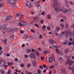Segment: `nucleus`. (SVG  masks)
I'll return each mask as SVG.
<instances>
[{
	"instance_id": "10",
	"label": "nucleus",
	"mask_w": 74,
	"mask_h": 74,
	"mask_svg": "<svg viewBox=\"0 0 74 74\" xmlns=\"http://www.w3.org/2000/svg\"><path fill=\"white\" fill-rule=\"evenodd\" d=\"M25 5H26L27 7L31 8V7L33 6V5H32V3L30 2H27L25 4Z\"/></svg>"
},
{
	"instance_id": "46",
	"label": "nucleus",
	"mask_w": 74,
	"mask_h": 74,
	"mask_svg": "<svg viewBox=\"0 0 74 74\" xmlns=\"http://www.w3.org/2000/svg\"><path fill=\"white\" fill-rule=\"evenodd\" d=\"M25 67V64H21V67H22V68H23Z\"/></svg>"
},
{
	"instance_id": "54",
	"label": "nucleus",
	"mask_w": 74,
	"mask_h": 74,
	"mask_svg": "<svg viewBox=\"0 0 74 74\" xmlns=\"http://www.w3.org/2000/svg\"><path fill=\"white\" fill-rule=\"evenodd\" d=\"M54 65H55V66H57L58 67H59V65L58 63H55Z\"/></svg>"
},
{
	"instance_id": "30",
	"label": "nucleus",
	"mask_w": 74,
	"mask_h": 74,
	"mask_svg": "<svg viewBox=\"0 0 74 74\" xmlns=\"http://www.w3.org/2000/svg\"><path fill=\"white\" fill-rule=\"evenodd\" d=\"M2 42H4V44L5 45H7V39H6L4 40H1Z\"/></svg>"
},
{
	"instance_id": "15",
	"label": "nucleus",
	"mask_w": 74,
	"mask_h": 74,
	"mask_svg": "<svg viewBox=\"0 0 74 74\" xmlns=\"http://www.w3.org/2000/svg\"><path fill=\"white\" fill-rule=\"evenodd\" d=\"M12 18V16H10L8 17H7L5 19V21H8V20H10V19H11V18Z\"/></svg>"
},
{
	"instance_id": "41",
	"label": "nucleus",
	"mask_w": 74,
	"mask_h": 74,
	"mask_svg": "<svg viewBox=\"0 0 74 74\" xmlns=\"http://www.w3.org/2000/svg\"><path fill=\"white\" fill-rule=\"evenodd\" d=\"M45 11H43L41 13V15L43 16H44L45 15Z\"/></svg>"
},
{
	"instance_id": "51",
	"label": "nucleus",
	"mask_w": 74,
	"mask_h": 74,
	"mask_svg": "<svg viewBox=\"0 0 74 74\" xmlns=\"http://www.w3.org/2000/svg\"><path fill=\"white\" fill-rule=\"evenodd\" d=\"M48 69V68L47 67L46 68H45V70H43V73H45L46 72V71L47 70V69Z\"/></svg>"
},
{
	"instance_id": "43",
	"label": "nucleus",
	"mask_w": 74,
	"mask_h": 74,
	"mask_svg": "<svg viewBox=\"0 0 74 74\" xmlns=\"http://www.w3.org/2000/svg\"><path fill=\"white\" fill-rule=\"evenodd\" d=\"M3 5H4V3H0V8H2V7L3 6Z\"/></svg>"
},
{
	"instance_id": "62",
	"label": "nucleus",
	"mask_w": 74,
	"mask_h": 74,
	"mask_svg": "<svg viewBox=\"0 0 74 74\" xmlns=\"http://www.w3.org/2000/svg\"><path fill=\"white\" fill-rule=\"evenodd\" d=\"M39 68L40 69H43V66H42V65L40 66Z\"/></svg>"
},
{
	"instance_id": "19",
	"label": "nucleus",
	"mask_w": 74,
	"mask_h": 74,
	"mask_svg": "<svg viewBox=\"0 0 74 74\" xmlns=\"http://www.w3.org/2000/svg\"><path fill=\"white\" fill-rule=\"evenodd\" d=\"M25 39L26 41H30V40H33V38L32 37H27V38H25Z\"/></svg>"
},
{
	"instance_id": "4",
	"label": "nucleus",
	"mask_w": 74,
	"mask_h": 74,
	"mask_svg": "<svg viewBox=\"0 0 74 74\" xmlns=\"http://www.w3.org/2000/svg\"><path fill=\"white\" fill-rule=\"evenodd\" d=\"M10 29V28L7 27L6 25H0V30H8V29Z\"/></svg>"
},
{
	"instance_id": "34",
	"label": "nucleus",
	"mask_w": 74,
	"mask_h": 74,
	"mask_svg": "<svg viewBox=\"0 0 74 74\" xmlns=\"http://www.w3.org/2000/svg\"><path fill=\"white\" fill-rule=\"evenodd\" d=\"M27 53H29L30 52H31L32 50L30 49H28L27 50Z\"/></svg>"
},
{
	"instance_id": "31",
	"label": "nucleus",
	"mask_w": 74,
	"mask_h": 74,
	"mask_svg": "<svg viewBox=\"0 0 74 74\" xmlns=\"http://www.w3.org/2000/svg\"><path fill=\"white\" fill-rule=\"evenodd\" d=\"M62 18L64 21H67V18L66 16H62Z\"/></svg>"
},
{
	"instance_id": "63",
	"label": "nucleus",
	"mask_w": 74,
	"mask_h": 74,
	"mask_svg": "<svg viewBox=\"0 0 74 74\" xmlns=\"http://www.w3.org/2000/svg\"><path fill=\"white\" fill-rule=\"evenodd\" d=\"M72 44V42H70L69 43V45H71Z\"/></svg>"
},
{
	"instance_id": "49",
	"label": "nucleus",
	"mask_w": 74,
	"mask_h": 74,
	"mask_svg": "<svg viewBox=\"0 0 74 74\" xmlns=\"http://www.w3.org/2000/svg\"><path fill=\"white\" fill-rule=\"evenodd\" d=\"M42 37H43V36H42V35L40 34L39 35V38H40V39H41L42 38Z\"/></svg>"
},
{
	"instance_id": "24",
	"label": "nucleus",
	"mask_w": 74,
	"mask_h": 74,
	"mask_svg": "<svg viewBox=\"0 0 74 74\" xmlns=\"http://www.w3.org/2000/svg\"><path fill=\"white\" fill-rule=\"evenodd\" d=\"M39 22V21L38 20L33 21L30 22V23L31 25H32V24H34V22Z\"/></svg>"
},
{
	"instance_id": "22",
	"label": "nucleus",
	"mask_w": 74,
	"mask_h": 74,
	"mask_svg": "<svg viewBox=\"0 0 74 74\" xmlns=\"http://www.w3.org/2000/svg\"><path fill=\"white\" fill-rule=\"evenodd\" d=\"M68 69L69 70H72V72H73V70L74 69V66H73L72 67L71 66H69L68 68Z\"/></svg>"
},
{
	"instance_id": "59",
	"label": "nucleus",
	"mask_w": 74,
	"mask_h": 74,
	"mask_svg": "<svg viewBox=\"0 0 74 74\" xmlns=\"http://www.w3.org/2000/svg\"><path fill=\"white\" fill-rule=\"evenodd\" d=\"M10 56V54H9V53H8L6 54V56L7 57H9Z\"/></svg>"
},
{
	"instance_id": "7",
	"label": "nucleus",
	"mask_w": 74,
	"mask_h": 74,
	"mask_svg": "<svg viewBox=\"0 0 74 74\" xmlns=\"http://www.w3.org/2000/svg\"><path fill=\"white\" fill-rule=\"evenodd\" d=\"M26 22L23 21H21L18 24L19 26H26L27 25Z\"/></svg>"
},
{
	"instance_id": "64",
	"label": "nucleus",
	"mask_w": 74,
	"mask_h": 74,
	"mask_svg": "<svg viewBox=\"0 0 74 74\" xmlns=\"http://www.w3.org/2000/svg\"><path fill=\"white\" fill-rule=\"evenodd\" d=\"M26 74H32L31 72H29V73H28V72L26 71Z\"/></svg>"
},
{
	"instance_id": "57",
	"label": "nucleus",
	"mask_w": 74,
	"mask_h": 74,
	"mask_svg": "<svg viewBox=\"0 0 74 74\" xmlns=\"http://www.w3.org/2000/svg\"><path fill=\"white\" fill-rule=\"evenodd\" d=\"M37 7L39 10H40L41 8V7L40 5L38 6Z\"/></svg>"
},
{
	"instance_id": "40",
	"label": "nucleus",
	"mask_w": 74,
	"mask_h": 74,
	"mask_svg": "<svg viewBox=\"0 0 74 74\" xmlns=\"http://www.w3.org/2000/svg\"><path fill=\"white\" fill-rule=\"evenodd\" d=\"M8 64L9 66H11L13 64V63L12 62H8Z\"/></svg>"
},
{
	"instance_id": "21",
	"label": "nucleus",
	"mask_w": 74,
	"mask_h": 74,
	"mask_svg": "<svg viewBox=\"0 0 74 74\" xmlns=\"http://www.w3.org/2000/svg\"><path fill=\"white\" fill-rule=\"evenodd\" d=\"M19 16H20V18L21 19H22L24 16V14H23L22 13H21L19 14Z\"/></svg>"
},
{
	"instance_id": "38",
	"label": "nucleus",
	"mask_w": 74,
	"mask_h": 74,
	"mask_svg": "<svg viewBox=\"0 0 74 74\" xmlns=\"http://www.w3.org/2000/svg\"><path fill=\"white\" fill-rule=\"evenodd\" d=\"M35 5H36V7H37L40 5V4H39V3H38V2H36Z\"/></svg>"
},
{
	"instance_id": "33",
	"label": "nucleus",
	"mask_w": 74,
	"mask_h": 74,
	"mask_svg": "<svg viewBox=\"0 0 74 74\" xmlns=\"http://www.w3.org/2000/svg\"><path fill=\"white\" fill-rule=\"evenodd\" d=\"M47 18L49 19H51V15L50 14H48L47 15Z\"/></svg>"
},
{
	"instance_id": "25",
	"label": "nucleus",
	"mask_w": 74,
	"mask_h": 74,
	"mask_svg": "<svg viewBox=\"0 0 74 74\" xmlns=\"http://www.w3.org/2000/svg\"><path fill=\"white\" fill-rule=\"evenodd\" d=\"M62 71L63 72L64 74H67V73L66 71V69L63 68L62 69Z\"/></svg>"
},
{
	"instance_id": "37",
	"label": "nucleus",
	"mask_w": 74,
	"mask_h": 74,
	"mask_svg": "<svg viewBox=\"0 0 74 74\" xmlns=\"http://www.w3.org/2000/svg\"><path fill=\"white\" fill-rule=\"evenodd\" d=\"M14 38V37L12 36H10V37L9 38L10 40H12Z\"/></svg>"
},
{
	"instance_id": "14",
	"label": "nucleus",
	"mask_w": 74,
	"mask_h": 74,
	"mask_svg": "<svg viewBox=\"0 0 74 74\" xmlns=\"http://www.w3.org/2000/svg\"><path fill=\"white\" fill-rule=\"evenodd\" d=\"M60 28L59 26H57L56 28L55 29V33H58L59 31Z\"/></svg>"
},
{
	"instance_id": "36",
	"label": "nucleus",
	"mask_w": 74,
	"mask_h": 74,
	"mask_svg": "<svg viewBox=\"0 0 74 74\" xmlns=\"http://www.w3.org/2000/svg\"><path fill=\"white\" fill-rule=\"evenodd\" d=\"M66 59L67 60V61L68 60H70V56H67L66 57Z\"/></svg>"
},
{
	"instance_id": "44",
	"label": "nucleus",
	"mask_w": 74,
	"mask_h": 74,
	"mask_svg": "<svg viewBox=\"0 0 74 74\" xmlns=\"http://www.w3.org/2000/svg\"><path fill=\"white\" fill-rule=\"evenodd\" d=\"M30 30L31 32L32 33H35V30L33 29H31Z\"/></svg>"
},
{
	"instance_id": "32",
	"label": "nucleus",
	"mask_w": 74,
	"mask_h": 74,
	"mask_svg": "<svg viewBox=\"0 0 74 74\" xmlns=\"http://www.w3.org/2000/svg\"><path fill=\"white\" fill-rule=\"evenodd\" d=\"M69 50L68 49H67L64 50V52L65 53H69Z\"/></svg>"
},
{
	"instance_id": "23",
	"label": "nucleus",
	"mask_w": 74,
	"mask_h": 74,
	"mask_svg": "<svg viewBox=\"0 0 74 74\" xmlns=\"http://www.w3.org/2000/svg\"><path fill=\"white\" fill-rule=\"evenodd\" d=\"M18 28L13 29L10 30V32H16V31H18Z\"/></svg>"
},
{
	"instance_id": "2",
	"label": "nucleus",
	"mask_w": 74,
	"mask_h": 74,
	"mask_svg": "<svg viewBox=\"0 0 74 74\" xmlns=\"http://www.w3.org/2000/svg\"><path fill=\"white\" fill-rule=\"evenodd\" d=\"M7 2L10 4H12L13 7H16V0H7Z\"/></svg>"
},
{
	"instance_id": "9",
	"label": "nucleus",
	"mask_w": 74,
	"mask_h": 74,
	"mask_svg": "<svg viewBox=\"0 0 74 74\" xmlns=\"http://www.w3.org/2000/svg\"><path fill=\"white\" fill-rule=\"evenodd\" d=\"M68 32L69 33V36L71 37H74V29L73 30V31L72 32L71 31V30L70 29L68 30Z\"/></svg>"
},
{
	"instance_id": "55",
	"label": "nucleus",
	"mask_w": 74,
	"mask_h": 74,
	"mask_svg": "<svg viewBox=\"0 0 74 74\" xmlns=\"http://www.w3.org/2000/svg\"><path fill=\"white\" fill-rule=\"evenodd\" d=\"M11 71H10V70H9L7 73V74H11Z\"/></svg>"
},
{
	"instance_id": "35",
	"label": "nucleus",
	"mask_w": 74,
	"mask_h": 74,
	"mask_svg": "<svg viewBox=\"0 0 74 74\" xmlns=\"http://www.w3.org/2000/svg\"><path fill=\"white\" fill-rule=\"evenodd\" d=\"M36 54L37 55V56L38 57H39L40 56V53L38 51H36Z\"/></svg>"
},
{
	"instance_id": "47",
	"label": "nucleus",
	"mask_w": 74,
	"mask_h": 74,
	"mask_svg": "<svg viewBox=\"0 0 74 74\" xmlns=\"http://www.w3.org/2000/svg\"><path fill=\"white\" fill-rule=\"evenodd\" d=\"M24 56L25 58H28V57H29V55L27 54H24Z\"/></svg>"
},
{
	"instance_id": "12",
	"label": "nucleus",
	"mask_w": 74,
	"mask_h": 74,
	"mask_svg": "<svg viewBox=\"0 0 74 74\" xmlns=\"http://www.w3.org/2000/svg\"><path fill=\"white\" fill-rule=\"evenodd\" d=\"M49 43H50V44H54L55 42V41L54 40L52 39H50L49 40Z\"/></svg>"
},
{
	"instance_id": "13",
	"label": "nucleus",
	"mask_w": 74,
	"mask_h": 74,
	"mask_svg": "<svg viewBox=\"0 0 74 74\" xmlns=\"http://www.w3.org/2000/svg\"><path fill=\"white\" fill-rule=\"evenodd\" d=\"M40 14H38L34 17L33 19L34 20H36V19H38L40 18Z\"/></svg>"
},
{
	"instance_id": "20",
	"label": "nucleus",
	"mask_w": 74,
	"mask_h": 74,
	"mask_svg": "<svg viewBox=\"0 0 74 74\" xmlns=\"http://www.w3.org/2000/svg\"><path fill=\"white\" fill-rule=\"evenodd\" d=\"M43 53H44V54L47 55V54H48V53H49V51H43Z\"/></svg>"
},
{
	"instance_id": "8",
	"label": "nucleus",
	"mask_w": 74,
	"mask_h": 74,
	"mask_svg": "<svg viewBox=\"0 0 74 74\" xmlns=\"http://www.w3.org/2000/svg\"><path fill=\"white\" fill-rule=\"evenodd\" d=\"M66 63H67L70 66H71L72 64H73L74 63V61L71 60H68L66 62Z\"/></svg>"
},
{
	"instance_id": "45",
	"label": "nucleus",
	"mask_w": 74,
	"mask_h": 74,
	"mask_svg": "<svg viewBox=\"0 0 74 74\" xmlns=\"http://www.w3.org/2000/svg\"><path fill=\"white\" fill-rule=\"evenodd\" d=\"M34 26L37 27H40V26H39L37 24H35L34 25Z\"/></svg>"
},
{
	"instance_id": "58",
	"label": "nucleus",
	"mask_w": 74,
	"mask_h": 74,
	"mask_svg": "<svg viewBox=\"0 0 74 74\" xmlns=\"http://www.w3.org/2000/svg\"><path fill=\"white\" fill-rule=\"evenodd\" d=\"M31 66V64H27V66L28 67H29H29H30Z\"/></svg>"
},
{
	"instance_id": "18",
	"label": "nucleus",
	"mask_w": 74,
	"mask_h": 74,
	"mask_svg": "<svg viewBox=\"0 0 74 74\" xmlns=\"http://www.w3.org/2000/svg\"><path fill=\"white\" fill-rule=\"evenodd\" d=\"M32 64L34 67H36L37 66V62L36 60H33L32 62Z\"/></svg>"
},
{
	"instance_id": "29",
	"label": "nucleus",
	"mask_w": 74,
	"mask_h": 74,
	"mask_svg": "<svg viewBox=\"0 0 74 74\" xmlns=\"http://www.w3.org/2000/svg\"><path fill=\"white\" fill-rule=\"evenodd\" d=\"M42 30L43 31H45L46 30V26L45 25H43L42 26Z\"/></svg>"
},
{
	"instance_id": "48",
	"label": "nucleus",
	"mask_w": 74,
	"mask_h": 74,
	"mask_svg": "<svg viewBox=\"0 0 74 74\" xmlns=\"http://www.w3.org/2000/svg\"><path fill=\"white\" fill-rule=\"evenodd\" d=\"M50 69H55V66L54 65H51L50 66Z\"/></svg>"
},
{
	"instance_id": "60",
	"label": "nucleus",
	"mask_w": 74,
	"mask_h": 74,
	"mask_svg": "<svg viewBox=\"0 0 74 74\" xmlns=\"http://www.w3.org/2000/svg\"><path fill=\"white\" fill-rule=\"evenodd\" d=\"M35 14V13L33 11H31V14L32 15H34Z\"/></svg>"
},
{
	"instance_id": "17",
	"label": "nucleus",
	"mask_w": 74,
	"mask_h": 74,
	"mask_svg": "<svg viewBox=\"0 0 74 74\" xmlns=\"http://www.w3.org/2000/svg\"><path fill=\"white\" fill-rule=\"evenodd\" d=\"M65 5L67 7H69V2L67 0H65Z\"/></svg>"
},
{
	"instance_id": "16",
	"label": "nucleus",
	"mask_w": 74,
	"mask_h": 74,
	"mask_svg": "<svg viewBox=\"0 0 74 74\" xmlns=\"http://www.w3.org/2000/svg\"><path fill=\"white\" fill-rule=\"evenodd\" d=\"M0 63L1 65H3V64H5V61H4V60L3 59H1L0 60Z\"/></svg>"
},
{
	"instance_id": "28",
	"label": "nucleus",
	"mask_w": 74,
	"mask_h": 74,
	"mask_svg": "<svg viewBox=\"0 0 74 74\" xmlns=\"http://www.w3.org/2000/svg\"><path fill=\"white\" fill-rule=\"evenodd\" d=\"M55 34L56 36L57 37V38H59L60 37V36H61L60 34H58V33L55 32Z\"/></svg>"
},
{
	"instance_id": "53",
	"label": "nucleus",
	"mask_w": 74,
	"mask_h": 74,
	"mask_svg": "<svg viewBox=\"0 0 74 74\" xmlns=\"http://www.w3.org/2000/svg\"><path fill=\"white\" fill-rule=\"evenodd\" d=\"M60 25L62 27V28H63V27H64V25H63V23H61L60 24Z\"/></svg>"
},
{
	"instance_id": "11",
	"label": "nucleus",
	"mask_w": 74,
	"mask_h": 74,
	"mask_svg": "<svg viewBox=\"0 0 74 74\" xmlns=\"http://www.w3.org/2000/svg\"><path fill=\"white\" fill-rule=\"evenodd\" d=\"M29 58L31 59H36V55L35 54H33V53H30L29 55Z\"/></svg>"
},
{
	"instance_id": "26",
	"label": "nucleus",
	"mask_w": 74,
	"mask_h": 74,
	"mask_svg": "<svg viewBox=\"0 0 74 74\" xmlns=\"http://www.w3.org/2000/svg\"><path fill=\"white\" fill-rule=\"evenodd\" d=\"M53 44V45H52V47L53 48H56V47H57V43L56 42H55Z\"/></svg>"
},
{
	"instance_id": "56",
	"label": "nucleus",
	"mask_w": 74,
	"mask_h": 74,
	"mask_svg": "<svg viewBox=\"0 0 74 74\" xmlns=\"http://www.w3.org/2000/svg\"><path fill=\"white\" fill-rule=\"evenodd\" d=\"M40 22L41 23V24H42L43 23H44V20H41L40 21Z\"/></svg>"
},
{
	"instance_id": "27",
	"label": "nucleus",
	"mask_w": 74,
	"mask_h": 74,
	"mask_svg": "<svg viewBox=\"0 0 74 74\" xmlns=\"http://www.w3.org/2000/svg\"><path fill=\"white\" fill-rule=\"evenodd\" d=\"M58 59L60 62H64V60L61 57H58Z\"/></svg>"
},
{
	"instance_id": "50",
	"label": "nucleus",
	"mask_w": 74,
	"mask_h": 74,
	"mask_svg": "<svg viewBox=\"0 0 74 74\" xmlns=\"http://www.w3.org/2000/svg\"><path fill=\"white\" fill-rule=\"evenodd\" d=\"M69 3H70V4H71V5H74V3L72 2H71V1H70L69 2Z\"/></svg>"
},
{
	"instance_id": "39",
	"label": "nucleus",
	"mask_w": 74,
	"mask_h": 74,
	"mask_svg": "<svg viewBox=\"0 0 74 74\" xmlns=\"http://www.w3.org/2000/svg\"><path fill=\"white\" fill-rule=\"evenodd\" d=\"M0 71L2 74H5V73L4 72V71L2 69H1L0 70Z\"/></svg>"
},
{
	"instance_id": "42",
	"label": "nucleus",
	"mask_w": 74,
	"mask_h": 74,
	"mask_svg": "<svg viewBox=\"0 0 74 74\" xmlns=\"http://www.w3.org/2000/svg\"><path fill=\"white\" fill-rule=\"evenodd\" d=\"M2 66H3L5 69H7V67H8V65L7 64H3Z\"/></svg>"
},
{
	"instance_id": "52",
	"label": "nucleus",
	"mask_w": 74,
	"mask_h": 74,
	"mask_svg": "<svg viewBox=\"0 0 74 74\" xmlns=\"http://www.w3.org/2000/svg\"><path fill=\"white\" fill-rule=\"evenodd\" d=\"M14 61L16 62H17L18 61V59L17 58H14Z\"/></svg>"
},
{
	"instance_id": "61",
	"label": "nucleus",
	"mask_w": 74,
	"mask_h": 74,
	"mask_svg": "<svg viewBox=\"0 0 74 74\" xmlns=\"http://www.w3.org/2000/svg\"><path fill=\"white\" fill-rule=\"evenodd\" d=\"M43 67L44 68H47V67H47V66H46L45 64H43Z\"/></svg>"
},
{
	"instance_id": "6",
	"label": "nucleus",
	"mask_w": 74,
	"mask_h": 74,
	"mask_svg": "<svg viewBox=\"0 0 74 74\" xmlns=\"http://www.w3.org/2000/svg\"><path fill=\"white\" fill-rule=\"evenodd\" d=\"M69 30L66 32H62L61 33V36H69Z\"/></svg>"
},
{
	"instance_id": "5",
	"label": "nucleus",
	"mask_w": 74,
	"mask_h": 74,
	"mask_svg": "<svg viewBox=\"0 0 74 74\" xmlns=\"http://www.w3.org/2000/svg\"><path fill=\"white\" fill-rule=\"evenodd\" d=\"M56 52L57 54H58L60 56L63 55V52L58 49H57L56 50Z\"/></svg>"
},
{
	"instance_id": "3",
	"label": "nucleus",
	"mask_w": 74,
	"mask_h": 74,
	"mask_svg": "<svg viewBox=\"0 0 74 74\" xmlns=\"http://www.w3.org/2000/svg\"><path fill=\"white\" fill-rule=\"evenodd\" d=\"M52 60L53 62L55 61V56L53 54L51 57L49 58V63H52Z\"/></svg>"
},
{
	"instance_id": "1",
	"label": "nucleus",
	"mask_w": 74,
	"mask_h": 74,
	"mask_svg": "<svg viewBox=\"0 0 74 74\" xmlns=\"http://www.w3.org/2000/svg\"><path fill=\"white\" fill-rule=\"evenodd\" d=\"M58 1L57 0H54L52 3V7L55 10L56 12H62L64 14L67 15L69 13V11L71 10V8L69 7L68 9H67L64 7H62L61 4H58Z\"/></svg>"
}]
</instances>
